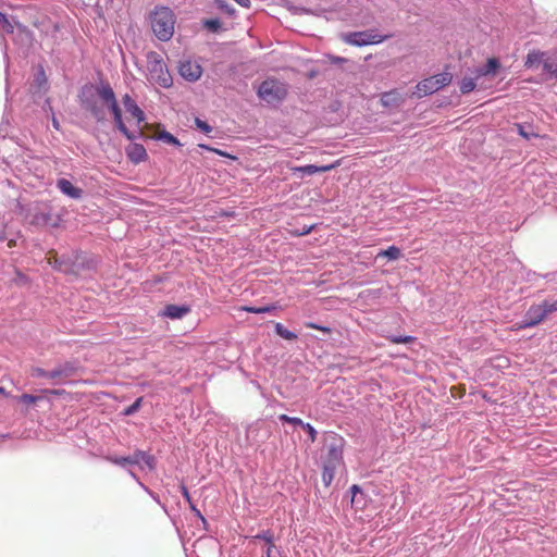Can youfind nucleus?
<instances>
[{"label":"nucleus","instance_id":"nucleus-27","mask_svg":"<svg viewBox=\"0 0 557 557\" xmlns=\"http://www.w3.org/2000/svg\"><path fill=\"white\" fill-rule=\"evenodd\" d=\"M400 256L401 250L396 246H389L387 249L381 250L377 253V257H384L387 258L388 260H397L400 258Z\"/></svg>","mask_w":557,"mask_h":557},{"label":"nucleus","instance_id":"nucleus-36","mask_svg":"<svg viewBox=\"0 0 557 557\" xmlns=\"http://www.w3.org/2000/svg\"><path fill=\"white\" fill-rule=\"evenodd\" d=\"M214 4L219 10L225 12L230 16H233L235 13V9L231 7L226 0H214Z\"/></svg>","mask_w":557,"mask_h":557},{"label":"nucleus","instance_id":"nucleus-59","mask_svg":"<svg viewBox=\"0 0 557 557\" xmlns=\"http://www.w3.org/2000/svg\"><path fill=\"white\" fill-rule=\"evenodd\" d=\"M52 125L55 129L60 128V123L55 116L52 117Z\"/></svg>","mask_w":557,"mask_h":557},{"label":"nucleus","instance_id":"nucleus-40","mask_svg":"<svg viewBox=\"0 0 557 557\" xmlns=\"http://www.w3.org/2000/svg\"><path fill=\"white\" fill-rule=\"evenodd\" d=\"M301 428L307 432L310 441L313 443L317 440V435H318L317 430L310 423H306V422L302 423Z\"/></svg>","mask_w":557,"mask_h":557},{"label":"nucleus","instance_id":"nucleus-62","mask_svg":"<svg viewBox=\"0 0 557 557\" xmlns=\"http://www.w3.org/2000/svg\"><path fill=\"white\" fill-rule=\"evenodd\" d=\"M4 392V388L3 387H0V393H3Z\"/></svg>","mask_w":557,"mask_h":557},{"label":"nucleus","instance_id":"nucleus-3","mask_svg":"<svg viewBox=\"0 0 557 557\" xmlns=\"http://www.w3.org/2000/svg\"><path fill=\"white\" fill-rule=\"evenodd\" d=\"M151 28L161 41H168L174 34L175 15L166 7H157L150 16Z\"/></svg>","mask_w":557,"mask_h":557},{"label":"nucleus","instance_id":"nucleus-21","mask_svg":"<svg viewBox=\"0 0 557 557\" xmlns=\"http://www.w3.org/2000/svg\"><path fill=\"white\" fill-rule=\"evenodd\" d=\"M500 67V62L496 58H491L487 62L475 70L476 78L481 76L494 75L495 72Z\"/></svg>","mask_w":557,"mask_h":557},{"label":"nucleus","instance_id":"nucleus-11","mask_svg":"<svg viewBox=\"0 0 557 557\" xmlns=\"http://www.w3.org/2000/svg\"><path fill=\"white\" fill-rule=\"evenodd\" d=\"M393 35H380L374 29H367L361 32H351L342 35L344 42L355 46L363 47L369 45H377L391 38Z\"/></svg>","mask_w":557,"mask_h":557},{"label":"nucleus","instance_id":"nucleus-35","mask_svg":"<svg viewBox=\"0 0 557 557\" xmlns=\"http://www.w3.org/2000/svg\"><path fill=\"white\" fill-rule=\"evenodd\" d=\"M143 399V397H138L131 406L123 410L122 414L127 417L135 414L140 409Z\"/></svg>","mask_w":557,"mask_h":557},{"label":"nucleus","instance_id":"nucleus-37","mask_svg":"<svg viewBox=\"0 0 557 557\" xmlns=\"http://www.w3.org/2000/svg\"><path fill=\"white\" fill-rule=\"evenodd\" d=\"M278 420L282 421V422L290 423V424L296 425V426H300V428H301V425L304 423V421L300 418L289 417V416L284 414V413L278 416Z\"/></svg>","mask_w":557,"mask_h":557},{"label":"nucleus","instance_id":"nucleus-10","mask_svg":"<svg viewBox=\"0 0 557 557\" xmlns=\"http://www.w3.org/2000/svg\"><path fill=\"white\" fill-rule=\"evenodd\" d=\"M453 81V75L449 72H443L434 76L428 77L419 82L416 86V95L422 98L432 95L442 88L448 86Z\"/></svg>","mask_w":557,"mask_h":557},{"label":"nucleus","instance_id":"nucleus-44","mask_svg":"<svg viewBox=\"0 0 557 557\" xmlns=\"http://www.w3.org/2000/svg\"><path fill=\"white\" fill-rule=\"evenodd\" d=\"M188 505H189L190 510L195 513V516L197 518H199L201 520V522L206 527L208 522H207L206 518L202 516V513L200 512V510L196 507V505L194 503H190Z\"/></svg>","mask_w":557,"mask_h":557},{"label":"nucleus","instance_id":"nucleus-41","mask_svg":"<svg viewBox=\"0 0 557 557\" xmlns=\"http://www.w3.org/2000/svg\"><path fill=\"white\" fill-rule=\"evenodd\" d=\"M196 126L201 129L203 133L209 134L212 132V126H210L206 121H202L199 117L195 119Z\"/></svg>","mask_w":557,"mask_h":557},{"label":"nucleus","instance_id":"nucleus-20","mask_svg":"<svg viewBox=\"0 0 557 557\" xmlns=\"http://www.w3.org/2000/svg\"><path fill=\"white\" fill-rule=\"evenodd\" d=\"M336 165H337V162L336 163H332V164H327V165H321V166H318V165H314V164H307V165L294 168V172H299L302 175H313V174H317V173L329 172V171L335 169Z\"/></svg>","mask_w":557,"mask_h":557},{"label":"nucleus","instance_id":"nucleus-6","mask_svg":"<svg viewBox=\"0 0 557 557\" xmlns=\"http://www.w3.org/2000/svg\"><path fill=\"white\" fill-rule=\"evenodd\" d=\"M557 311V299L554 301L544 300L541 304L532 305L524 313L520 329H529L539 325L547 315Z\"/></svg>","mask_w":557,"mask_h":557},{"label":"nucleus","instance_id":"nucleus-39","mask_svg":"<svg viewBox=\"0 0 557 557\" xmlns=\"http://www.w3.org/2000/svg\"><path fill=\"white\" fill-rule=\"evenodd\" d=\"M30 374L33 377H45L50 380V370H45L39 367L33 368Z\"/></svg>","mask_w":557,"mask_h":557},{"label":"nucleus","instance_id":"nucleus-31","mask_svg":"<svg viewBox=\"0 0 557 557\" xmlns=\"http://www.w3.org/2000/svg\"><path fill=\"white\" fill-rule=\"evenodd\" d=\"M203 26L209 32L218 33L222 29V23L219 18H209L203 21Z\"/></svg>","mask_w":557,"mask_h":557},{"label":"nucleus","instance_id":"nucleus-24","mask_svg":"<svg viewBox=\"0 0 557 557\" xmlns=\"http://www.w3.org/2000/svg\"><path fill=\"white\" fill-rule=\"evenodd\" d=\"M518 134L525 139L536 138L539 134L534 132L533 126L531 124H516Z\"/></svg>","mask_w":557,"mask_h":557},{"label":"nucleus","instance_id":"nucleus-38","mask_svg":"<svg viewBox=\"0 0 557 557\" xmlns=\"http://www.w3.org/2000/svg\"><path fill=\"white\" fill-rule=\"evenodd\" d=\"M198 147L202 150H208V151H211V152H214L219 156H222V157H226V158H231V159H235L234 156L225 152V151H222L218 148H213V147H210L209 145H206V144H199Z\"/></svg>","mask_w":557,"mask_h":557},{"label":"nucleus","instance_id":"nucleus-15","mask_svg":"<svg viewBox=\"0 0 557 557\" xmlns=\"http://www.w3.org/2000/svg\"><path fill=\"white\" fill-rule=\"evenodd\" d=\"M122 102L125 108V111L136 120L137 125L145 121V112L138 107L136 101L128 94H125L123 96Z\"/></svg>","mask_w":557,"mask_h":557},{"label":"nucleus","instance_id":"nucleus-5","mask_svg":"<svg viewBox=\"0 0 557 557\" xmlns=\"http://www.w3.org/2000/svg\"><path fill=\"white\" fill-rule=\"evenodd\" d=\"M53 269L64 273V274H73L78 275L82 270L92 268L91 261H85L83 256L78 252H74L70 255H62L59 257H54L52 261H50Z\"/></svg>","mask_w":557,"mask_h":557},{"label":"nucleus","instance_id":"nucleus-46","mask_svg":"<svg viewBox=\"0 0 557 557\" xmlns=\"http://www.w3.org/2000/svg\"><path fill=\"white\" fill-rule=\"evenodd\" d=\"M140 486L151 496V498L158 503V504H161L160 502V497L157 493H154L153 491H151L148 486H146L144 483H140Z\"/></svg>","mask_w":557,"mask_h":557},{"label":"nucleus","instance_id":"nucleus-47","mask_svg":"<svg viewBox=\"0 0 557 557\" xmlns=\"http://www.w3.org/2000/svg\"><path fill=\"white\" fill-rule=\"evenodd\" d=\"M16 26H17V29L24 34L27 38H32L33 36V33L25 26V25H22L20 23H16Z\"/></svg>","mask_w":557,"mask_h":557},{"label":"nucleus","instance_id":"nucleus-57","mask_svg":"<svg viewBox=\"0 0 557 557\" xmlns=\"http://www.w3.org/2000/svg\"><path fill=\"white\" fill-rule=\"evenodd\" d=\"M319 331H322L323 333H325V334H327V335L332 333L331 327H329V326H324V325H321V326L319 327Z\"/></svg>","mask_w":557,"mask_h":557},{"label":"nucleus","instance_id":"nucleus-51","mask_svg":"<svg viewBox=\"0 0 557 557\" xmlns=\"http://www.w3.org/2000/svg\"><path fill=\"white\" fill-rule=\"evenodd\" d=\"M5 239H7L5 225H4V223L0 222V242H3Z\"/></svg>","mask_w":557,"mask_h":557},{"label":"nucleus","instance_id":"nucleus-32","mask_svg":"<svg viewBox=\"0 0 557 557\" xmlns=\"http://www.w3.org/2000/svg\"><path fill=\"white\" fill-rule=\"evenodd\" d=\"M387 339L393 344H409L416 341V337L410 335H389Z\"/></svg>","mask_w":557,"mask_h":557},{"label":"nucleus","instance_id":"nucleus-25","mask_svg":"<svg viewBox=\"0 0 557 557\" xmlns=\"http://www.w3.org/2000/svg\"><path fill=\"white\" fill-rule=\"evenodd\" d=\"M275 333L284 339L295 341L298 335L295 332L287 330L282 323H275Z\"/></svg>","mask_w":557,"mask_h":557},{"label":"nucleus","instance_id":"nucleus-48","mask_svg":"<svg viewBox=\"0 0 557 557\" xmlns=\"http://www.w3.org/2000/svg\"><path fill=\"white\" fill-rule=\"evenodd\" d=\"M181 492H182L183 497L185 498V500H186L188 504L193 503L191 497H190V494H189V492H188V488L186 487V485H185V484H182V485H181Z\"/></svg>","mask_w":557,"mask_h":557},{"label":"nucleus","instance_id":"nucleus-54","mask_svg":"<svg viewBox=\"0 0 557 557\" xmlns=\"http://www.w3.org/2000/svg\"><path fill=\"white\" fill-rule=\"evenodd\" d=\"M350 492H351V494H352V498H354V497L356 496V494H357V493H361V488H360L358 485L354 484V485L350 487Z\"/></svg>","mask_w":557,"mask_h":557},{"label":"nucleus","instance_id":"nucleus-58","mask_svg":"<svg viewBox=\"0 0 557 557\" xmlns=\"http://www.w3.org/2000/svg\"><path fill=\"white\" fill-rule=\"evenodd\" d=\"M16 246V239L15 238H9L8 239V247L12 248Z\"/></svg>","mask_w":557,"mask_h":557},{"label":"nucleus","instance_id":"nucleus-52","mask_svg":"<svg viewBox=\"0 0 557 557\" xmlns=\"http://www.w3.org/2000/svg\"><path fill=\"white\" fill-rule=\"evenodd\" d=\"M234 1L237 2L240 7L246 8V9H249L251 5L250 0H234Z\"/></svg>","mask_w":557,"mask_h":557},{"label":"nucleus","instance_id":"nucleus-29","mask_svg":"<svg viewBox=\"0 0 557 557\" xmlns=\"http://www.w3.org/2000/svg\"><path fill=\"white\" fill-rule=\"evenodd\" d=\"M337 468L322 465V481L327 487L331 485Z\"/></svg>","mask_w":557,"mask_h":557},{"label":"nucleus","instance_id":"nucleus-13","mask_svg":"<svg viewBox=\"0 0 557 557\" xmlns=\"http://www.w3.org/2000/svg\"><path fill=\"white\" fill-rule=\"evenodd\" d=\"M34 25L44 36L52 40V49L55 46H59L63 40V37L60 34L61 25L58 22L52 21L50 17L46 16L42 20L35 22Z\"/></svg>","mask_w":557,"mask_h":557},{"label":"nucleus","instance_id":"nucleus-12","mask_svg":"<svg viewBox=\"0 0 557 557\" xmlns=\"http://www.w3.org/2000/svg\"><path fill=\"white\" fill-rule=\"evenodd\" d=\"M81 369L78 360H66L58 363L50 370V381L54 385L66 384L71 377L78 374Z\"/></svg>","mask_w":557,"mask_h":557},{"label":"nucleus","instance_id":"nucleus-30","mask_svg":"<svg viewBox=\"0 0 557 557\" xmlns=\"http://www.w3.org/2000/svg\"><path fill=\"white\" fill-rule=\"evenodd\" d=\"M459 86H460L461 94L467 95V94L473 91L476 85H475L474 78L465 77L461 79Z\"/></svg>","mask_w":557,"mask_h":557},{"label":"nucleus","instance_id":"nucleus-43","mask_svg":"<svg viewBox=\"0 0 557 557\" xmlns=\"http://www.w3.org/2000/svg\"><path fill=\"white\" fill-rule=\"evenodd\" d=\"M280 307L277 305H269L263 307H258V314L260 313H273L275 312Z\"/></svg>","mask_w":557,"mask_h":557},{"label":"nucleus","instance_id":"nucleus-19","mask_svg":"<svg viewBox=\"0 0 557 557\" xmlns=\"http://www.w3.org/2000/svg\"><path fill=\"white\" fill-rule=\"evenodd\" d=\"M113 121H114V124H115V127L131 141L137 139V138H140L143 137V132L139 129L137 133L136 132H132L127 128V126L125 125L124 121H123V117H122V112L114 115L113 116Z\"/></svg>","mask_w":557,"mask_h":557},{"label":"nucleus","instance_id":"nucleus-28","mask_svg":"<svg viewBox=\"0 0 557 557\" xmlns=\"http://www.w3.org/2000/svg\"><path fill=\"white\" fill-rule=\"evenodd\" d=\"M0 32L3 34H13L14 25L9 16L0 11Z\"/></svg>","mask_w":557,"mask_h":557},{"label":"nucleus","instance_id":"nucleus-17","mask_svg":"<svg viewBox=\"0 0 557 557\" xmlns=\"http://www.w3.org/2000/svg\"><path fill=\"white\" fill-rule=\"evenodd\" d=\"M57 188L64 194L65 196L72 198V199H79L83 196V189L79 187L74 186L69 180L66 178H59L57 181Z\"/></svg>","mask_w":557,"mask_h":557},{"label":"nucleus","instance_id":"nucleus-53","mask_svg":"<svg viewBox=\"0 0 557 557\" xmlns=\"http://www.w3.org/2000/svg\"><path fill=\"white\" fill-rule=\"evenodd\" d=\"M392 92L384 94L382 97V102L387 106L391 102Z\"/></svg>","mask_w":557,"mask_h":557},{"label":"nucleus","instance_id":"nucleus-33","mask_svg":"<svg viewBox=\"0 0 557 557\" xmlns=\"http://www.w3.org/2000/svg\"><path fill=\"white\" fill-rule=\"evenodd\" d=\"M282 554L281 547L276 546L275 543L263 546V553L261 557H278Z\"/></svg>","mask_w":557,"mask_h":557},{"label":"nucleus","instance_id":"nucleus-8","mask_svg":"<svg viewBox=\"0 0 557 557\" xmlns=\"http://www.w3.org/2000/svg\"><path fill=\"white\" fill-rule=\"evenodd\" d=\"M107 460L123 468L127 466H139L140 469L147 468L149 470H154L157 465L156 458L152 455L140 449H137L134 454L125 457L108 456Z\"/></svg>","mask_w":557,"mask_h":557},{"label":"nucleus","instance_id":"nucleus-7","mask_svg":"<svg viewBox=\"0 0 557 557\" xmlns=\"http://www.w3.org/2000/svg\"><path fill=\"white\" fill-rule=\"evenodd\" d=\"M322 465L338 468L343 463L344 438L331 433L324 438Z\"/></svg>","mask_w":557,"mask_h":557},{"label":"nucleus","instance_id":"nucleus-60","mask_svg":"<svg viewBox=\"0 0 557 557\" xmlns=\"http://www.w3.org/2000/svg\"><path fill=\"white\" fill-rule=\"evenodd\" d=\"M312 228H313L312 226L305 227V228L301 231L300 235H307V234H309V233L311 232V230H312Z\"/></svg>","mask_w":557,"mask_h":557},{"label":"nucleus","instance_id":"nucleus-16","mask_svg":"<svg viewBox=\"0 0 557 557\" xmlns=\"http://www.w3.org/2000/svg\"><path fill=\"white\" fill-rule=\"evenodd\" d=\"M191 311L190 306L188 305H166L163 310L160 312L161 317L169 318L171 320L182 319L187 315Z\"/></svg>","mask_w":557,"mask_h":557},{"label":"nucleus","instance_id":"nucleus-14","mask_svg":"<svg viewBox=\"0 0 557 557\" xmlns=\"http://www.w3.org/2000/svg\"><path fill=\"white\" fill-rule=\"evenodd\" d=\"M178 72L183 78L188 82H196L202 74V67L190 60L180 62Z\"/></svg>","mask_w":557,"mask_h":557},{"label":"nucleus","instance_id":"nucleus-56","mask_svg":"<svg viewBox=\"0 0 557 557\" xmlns=\"http://www.w3.org/2000/svg\"><path fill=\"white\" fill-rule=\"evenodd\" d=\"M306 326H307L308 329L319 330V327H320L321 325H320V324H318V323H314V322H307V323H306Z\"/></svg>","mask_w":557,"mask_h":557},{"label":"nucleus","instance_id":"nucleus-26","mask_svg":"<svg viewBox=\"0 0 557 557\" xmlns=\"http://www.w3.org/2000/svg\"><path fill=\"white\" fill-rule=\"evenodd\" d=\"M263 541L264 546L274 544V533L272 530H263L251 537V541Z\"/></svg>","mask_w":557,"mask_h":557},{"label":"nucleus","instance_id":"nucleus-23","mask_svg":"<svg viewBox=\"0 0 557 557\" xmlns=\"http://www.w3.org/2000/svg\"><path fill=\"white\" fill-rule=\"evenodd\" d=\"M544 72L557 77V51L548 53L544 60Z\"/></svg>","mask_w":557,"mask_h":557},{"label":"nucleus","instance_id":"nucleus-49","mask_svg":"<svg viewBox=\"0 0 557 557\" xmlns=\"http://www.w3.org/2000/svg\"><path fill=\"white\" fill-rule=\"evenodd\" d=\"M42 392L54 396H63L66 394L65 389H44Z\"/></svg>","mask_w":557,"mask_h":557},{"label":"nucleus","instance_id":"nucleus-4","mask_svg":"<svg viewBox=\"0 0 557 557\" xmlns=\"http://www.w3.org/2000/svg\"><path fill=\"white\" fill-rule=\"evenodd\" d=\"M147 69L149 72V79L163 88H169L173 85V78L168 70L165 62L161 54L156 51L147 53Z\"/></svg>","mask_w":557,"mask_h":557},{"label":"nucleus","instance_id":"nucleus-61","mask_svg":"<svg viewBox=\"0 0 557 557\" xmlns=\"http://www.w3.org/2000/svg\"><path fill=\"white\" fill-rule=\"evenodd\" d=\"M129 474H131V476H132V478H134L135 480H138L137 475H136L133 471H131V470H129Z\"/></svg>","mask_w":557,"mask_h":557},{"label":"nucleus","instance_id":"nucleus-55","mask_svg":"<svg viewBox=\"0 0 557 557\" xmlns=\"http://www.w3.org/2000/svg\"><path fill=\"white\" fill-rule=\"evenodd\" d=\"M243 310L246 311V312L257 313L258 314V307H248V306H246V307L243 308Z\"/></svg>","mask_w":557,"mask_h":557},{"label":"nucleus","instance_id":"nucleus-50","mask_svg":"<svg viewBox=\"0 0 557 557\" xmlns=\"http://www.w3.org/2000/svg\"><path fill=\"white\" fill-rule=\"evenodd\" d=\"M330 61L332 64H342V63L347 62V59H345L343 57L331 55Z\"/></svg>","mask_w":557,"mask_h":557},{"label":"nucleus","instance_id":"nucleus-9","mask_svg":"<svg viewBox=\"0 0 557 557\" xmlns=\"http://www.w3.org/2000/svg\"><path fill=\"white\" fill-rule=\"evenodd\" d=\"M258 97L270 104L282 102L287 96L286 84L277 79L263 81L257 90Z\"/></svg>","mask_w":557,"mask_h":557},{"label":"nucleus","instance_id":"nucleus-45","mask_svg":"<svg viewBox=\"0 0 557 557\" xmlns=\"http://www.w3.org/2000/svg\"><path fill=\"white\" fill-rule=\"evenodd\" d=\"M35 82L40 86L41 84H46L47 83V78H46V74H45V71L42 67H40V70L38 71L37 75H36V78H35Z\"/></svg>","mask_w":557,"mask_h":557},{"label":"nucleus","instance_id":"nucleus-18","mask_svg":"<svg viewBox=\"0 0 557 557\" xmlns=\"http://www.w3.org/2000/svg\"><path fill=\"white\" fill-rule=\"evenodd\" d=\"M127 158L135 164L148 159V153L141 144L133 143L126 148Z\"/></svg>","mask_w":557,"mask_h":557},{"label":"nucleus","instance_id":"nucleus-42","mask_svg":"<svg viewBox=\"0 0 557 557\" xmlns=\"http://www.w3.org/2000/svg\"><path fill=\"white\" fill-rule=\"evenodd\" d=\"M39 399H41L40 396H35L32 394H23L20 396V401H22L24 404H34V403L38 401Z\"/></svg>","mask_w":557,"mask_h":557},{"label":"nucleus","instance_id":"nucleus-22","mask_svg":"<svg viewBox=\"0 0 557 557\" xmlns=\"http://www.w3.org/2000/svg\"><path fill=\"white\" fill-rule=\"evenodd\" d=\"M546 55L547 52H542L539 50L530 51L527 55L524 66L528 69H532L533 66L539 65L541 63L544 65V60Z\"/></svg>","mask_w":557,"mask_h":557},{"label":"nucleus","instance_id":"nucleus-2","mask_svg":"<svg viewBox=\"0 0 557 557\" xmlns=\"http://www.w3.org/2000/svg\"><path fill=\"white\" fill-rule=\"evenodd\" d=\"M26 219L29 225L37 228H57L62 222L61 215L54 212L53 207L44 201L34 203L28 209Z\"/></svg>","mask_w":557,"mask_h":557},{"label":"nucleus","instance_id":"nucleus-34","mask_svg":"<svg viewBox=\"0 0 557 557\" xmlns=\"http://www.w3.org/2000/svg\"><path fill=\"white\" fill-rule=\"evenodd\" d=\"M157 139L159 140H162L166 144H170V145H174V146H181L182 144L180 143V140L173 136L171 133L166 132V131H163L161 132Z\"/></svg>","mask_w":557,"mask_h":557},{"label":"nucleus","instance_id":"nucleus-1","mask_svg":"<svg viewBox=\"0 0 557 557\" xmlns=\"http://www.w3.org/2000/svg\"><path fill=\"white\" fill-rule=\"evenodd\" d=\"M97 97L102 100L103 104L108 107L113 116L122 112L114 90L109 82L101 79L97 85H84L79 94L81 104L97 122L106 120L104 110L98 104Z\"/></svg>","mask_w":557,"mask_h":557}]
</instances>
